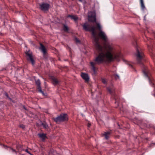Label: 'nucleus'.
<instances>
[{"label":"nucleus","instance_id":"nucleus-1","mask_svg":"<svg viewBox=\"0 0 155 155\" xmlns=\"http://www.w3.org/2000/svg\"><path fill=\"white\" fill-rule=\"evenodd\" d=\"M96 25L97 28L101 31L98 34V36L104 41L103 44L105 49L104 51L103 47L100 44L99 38L96 36L95 31L96 28L94 26L90 27L86 23L83 25L84 30L91 32L93 38V43L97 51L100 52L94 61L90 63L91 70L94 72L92 74H95L97 72V68L95 66L96 64L104 62H110L114 60L118 61L122 58L120 53L115 52L112 46L109 43L107 35L104 32L101 31V27L100 24L96 23Z\"/></svg>","mask_w":155,"mask_h":155},{"label":"nucleus","instance_id":"nucleus-2","mask_svg":"<svg viewBox=\"0 0 155 155\" xmlns=\"http://www.w3.org/2000/svg\"><path fill=\"white\" fill-rule=\"evenodd\" d=\"M68 119L67 115L66 114H61L58 117L54 118V120L57 123L67 121Z\"/></svg>","mask_w":155,"mask_h":155},{"label":"nucleus","instance_id":"nucleus-3","mask_svg":"<svg viewBox=\"0 0 155 155\" xmlns=\"http://www.w3.org/2000/svg\"><path fill=\"white\" fill-rule=\"evenodd\" d=\"M88 20L89 21L93 22L96 21V15L94 12H91L89 13Z\"/></svg>","mask_w":155,"mask_h":155},{"label":"nucleus","instance_id":"nucleus-4","mask_svg":"<svg viewBox=\"0 0 155 155\" xmlns=\"http://www.w3.org/2000/svg\"><path fill=\"white\" fill-rule=\"evenodd\" d=\"M143 72L145 76L148 78L150 83L152 80L150 77V74L149 70L147 68H145L143 71Z\"/></svg>","mask_w":155,"mask_h":155},{"label":"nucleus","instance_id":"nucleus-5","mask_svg":"<svg viewBox=\"0 0 155 155\" xmlns=\"http://www.w3.org/2000/svg\"><path fill=\"white\" fill-rule=\"evenodd\" d=\"M27 58L28 60L30 61L33 65L34 64V60L32 58V53L30 51L25 52Z\"/></svg>","mask_w":155,"mask_h":155},{"label":"nucleus","instance_id":"nucleus-6","mask_svg":"<svg viewBox=\"0 0 155 155\" xmlns=\"http://www.w3.org/2000/svg\"><path fill=\"white\" fill-rule=\"evenodd\" d=\"M137 53L136 54L137 58L139 63H140L141 60L143 58L144 54L141 51H140L137 49Z\"/></svg>","mask_w":155,"mask_h":155},{"label":"nucleus","instance_id":"nucleus-7","mask_svg":"<svg viewBox=\"0 0 155 155\" xmlns=\"http://www.w3.org/2000/svg\"><path fill=\"white\" fill-rule=\"evenodd\" d=\"M40 8L42 11H48L49 7V5L47 3H43L40 5Z\"/></svg>","mask_w":155,"mask_h":155},{"label":"nucleus","instance_id":"nucleus-8","mask_svg":"<svg viewBox=\"0 0 155 155\" xmlns=\"http://www.w3.org/2000/svg\"><path fill=\"white\" fill-rule=\"evenodd\" d=\"M35 83L38 86V91L44 95V93L41 90V82L40 80L38 79L35 80Z\"/></svg>","mask_w":155,"mask_h":155},{"label":"nucleus","instance_id":"nucleus-9","mask_svg":"<svg viewBox=\"0 0 155 155\" xmlns=\"http://www.w3.org/2000/svg\"><path fill=\"white\" fill-rule=\"evenodd\" d=\"M81 76L86 82H88L89 80V77L87 74L82 73Z\"/></svg>","mask_w":155,"mask_h":155},{"label":"nucleus","instance_id":"nucleus-10","mask_svg":"<svg viewBox=\"0 0 155 155\" xmlns=\"http://www.w3.org/2000/svg\"><path fill=\"white\" fill-rule=\"evenodd\" d=\"M40 47L39 49L43 53L44 55H45L46 53V49L45 47L41 43H40Z\"/></svg>","mask_w":155,"mask_h":155},{"label":"nucleus","instance_id":"nucleus-11","mask_svg":"<svg viewBox=\"0 0 155 155\" xmlns=\"http://www.w3.org/2000/svg\"><path fill=\"white\" fill-rule=\"evenodd\" d=\"M5 148L8 150H9V151H11L13 153H15L16 154H17L18 152V150L16 151L15 150L11 147H6Z\"/></svg>","mask_w":155,"mask_h":155},{"label":"nucleus","instance_id":"nucleus-12","mask_svg":"<svg viewBox=\"0 0 155 155\" xmlns=\"http://www.w3.org/2000/svg\"><path fill=\"white\" fill-rule=\"evenodd\" d=\"M38 135L39 137L41 138L43 141L47 138L46 135L45 134H39Z\"/></svg>","mask_w":155,"mask_h":155},{"label":"nucleus","instance_id":"nucleus-13","mask_svg":"<svg viewBox=\"0 0 155 155\" xmlns=\"http://www.w3.org/2000/svg\"><path fill=\"white\" fill-rule=\"evenodd\" d=\"M51 79L52 80L53 84L54 85H56L58 84L59 82L55 77H52Z\"/></svg>","mask_w":155,"mask_h":155},{"label":"nucleus","instance_id":"nucleus-14","mask_svg":"<svg viewBox=\"0 0 155 155\" xmlns=\"http://www.w3.org/2000/svg\"><path fill=\"white\" fill-rule=\"evenodd\" d=\"M110 134V132H105L103 134V135L104 136L105 139H108L109 137Z\"/></svg>","mask_w":155,"mask_h":155},{"label":"nucleus","instance_id":"nucleus-15","mask_svg":"<svg viewBox=\"0 0 155 155\" xmlns=\"http://www.w3.org/2000/svg\"><path fill=\"white\" fill-rule=\"evenodd\" d=\"M22 146L21 145H17L16 146V148L18 152L24 150L22 149Z\"/></svg>","mask_w":155,"mask_h":155},{"label":"nucleus","instance_id":"nucleus-16","mask_svg":"<svg viewBox=\"0 0 155 155\" xmlns=\"http://www.w3.org/2000/svg\"><path fill=\"white\" fill-rule=\"evenodd\" d=\"M68 17H71V19L74 20L75 21H76L78 19V17L75 15H68Z\"/></svg>","mask_w":155,"mask_h":155},{"label":"nucleus","instance_id":"nucleus-17","mask_svg":"<svg viewBox=\"0 0 155 155\" xmlns=\"http://www.w3.org/2000/svg\"><path fill=\"white\" fill-rule=\"evenodd\" d=\"M140 1L141 8L143 10H144L145 8V7L144 5L143 0H140Z\"/></svg>","mask_w":155,"mask_h":155},{"label":"nucleus","instance_id":"nucleus-18","mask_svg":"<svg viewBox=\"0 0 155 155\" xmlns=\"http://www.w3.org/2000/svg\"><path fill=\"white\" fill-rule=\"evenodd\" d=\"M107 90L111 94L113 93L114 91V89L113 87H108L107 88Z\"/></svg>","mask_w":155,"mask_h":155},{"label":"nucleus","instance_id":"nucleus-19","mask_svg":"<svg viewBox=\"0 0 155 155\" xmlns=\"http://www.w3.org/2000/svg\"><path fill=\"white\" fill-rule=\"evenodd\" d=\"M42 125L43 127L45 129H47L48 127V126L45 123H43L42 124Z\"/></svg>","mask_w":155,"mask_h":155},{"label":"nucleus","instance_id":"nucleus-20","mask_svg":"<svg viewBox=\"0 0 155 155\" xmlns=\"http://www.w3.org/2000/svg\"><path fill=\"white\" fill-rule=\"evenodd\" d=\"M63 30L65 31H67L68 30V29L67 26L64 25L63 27Z\"/></svg>","mask_w":155,"mask_h":155},{"label":"nucleus","instance_id":"nucleus-21","mask_svg":"<svg viewBox=\"0 0 155 155\" xmlns=\"http://www.w3.org/2000/svg\"><path fill=\"white\" fill-rule=\"evenodd\" d=\"M101 81L104 84H105L107 83V81L104 78H102L101 79Z\"/></svg>","mask_w":155,"mask_h":155},{"label":"nucleus","instance_id":"nucleus-22","mask_svg":"<svg viewBox=\"0 0 155 155\" xmlns=\"http://www.w3.org/2000/svg\"><path fill=\"white\" fill-rule=\"evenodd\" d=\"M75 40L77 43H79L80 42L79 40L76 38H75Z\"/></svg>","mask_w":155,"mask_h":155},{"label":"nucleus","instance_id":"nucleus-23","mask_svg":"<svg viewBox=\"0 0 155 155\" xmlns=\"http://www.w3.org/2000/svg\"><path fill=\"white\" fill-rule=\"evenodd\" d=\"M19 127L23 129H24L25 128V126L23 124H21L19 125Z\"/></svg>","mask_w":155,"mask_h":155},{"label":"nucleus","instance_id":"nucleus-24","mask_svg":"<svg viewBox=\"0 0 155 155\" xmlns=\"http://www.w3.org/2000/svg\"><path fill=\"white\" fill-rule=\"evenodd\" d=\"M25 151L27 152V153H28L29 154H30L31 155H33L32 154H31L28 150V149H26L25 150Z\"/></svg>","mask_w":155,"mask_h":155},{"label":"nucleus","instance_id":"nucleus-25","mask_svg":"<svg viewBox=\"0 0 155 155\" xmlns=\"http://www.w3.org/2000/svg\"><path fill=\"white\" fill-rule=\"evenodd\" d=\"M115 78L116 79H119V76L118 75L116 74V75H115Z\"/></svg>","mask_w":155,"mask_h":155},{"label":"nucleus","instance_id":"nucleus-26","mask_svg":"<svg viewBox=\"0 0 155 155\" xmlns=\"http://www.w3.org/2000/svg\"><path fill=\"white\" fill-rule=\"evenodd\" d=\"M128 64L129 67H130L131 68H133V66L131 64L128 63Z\"/></svg>","mask_w":155,"mask_h":155},{"label":"nucleus","instance_id":"nucleus-27","mask_svg":"<svg viewBox=\"0 0 155 155\" xmlns=\"http://www.w3.org/2000/svg\"><path fill=\"white\" fill-rule=\"evenodd\" d=\"M91 126V124H90L88 123L87 124V126L88 127H90Z\"/></svg>","mask_w":155,"mask_h":155},{"label":"nucleus","instance_id":"nucleus-28","mask_svg":"<svg viewBox=\"0 0 155 155\" xmlns=\"http://www.w3.org/2000/svg\"><path fill=\"white\" fill-rule=\"evenodd\" d=\"M5 95L7 97H8V94L7 93H6L5 94Z\"/></svg>","mask_w":155,"mask_h":155},{"label":"nucleus","instance_id":"nucleus-29","mask_svg":"<svg viewBox=\"0 0 155 155\" xmlns=\"http://www.w3.org/2000/svg\"><path fill=\"white\" fill-rule=\"evenodd\" d=\"M23 107L25 110H26V108H25V107L24 106H23Z\"/></svg>","mask_w":155,"mask_h":155},{"label":"nucleus","instance_id":"nucleus-30","mask_svg":"<svg viewBox=\"0 0 155 155\" xmlns=\"http://www.w3.org/2000/svg\"><path fill=\"white\" fill-rule=\"evenodd\" d=\"M23 107L25 110H26V108H25V107L24 106H23Z\"/></svg>","mask_w":155,"mask_h":155},{"label":"nucleus","instance_id":"nucleus-31","mask_svg":"<svg viewBox=\"0 0 155 155\" xmlns=\"http://www.w3.org/2000/svg\"><path fill=\"white\" fill-rule=\"evenodd\" d=\"M79 0V1L81 2H82V0Z\"/></svg>","mask_w":155,"mask_h":155}]
</instances>
